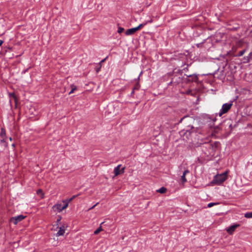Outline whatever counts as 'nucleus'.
Returning a JSON list of instances; mask_svg holds the SVG:
<instances>
[{
  "instance_id": "obj_20",
  "label": "nucleus",
  "mask_w": 252,
  "mask_h": 252,
  "mask_svg": "<svg viewBox=\"0 0 252 252\" xmlns=\"http://www.w3.org/2000/svg\"><path fill=\"white\" fill-rule=\"evenodd\" d=\"M218 204H219V203L211 202V203H209L207 205V207L208 208H211V207H213V206L216 205H218Z\"/></svg>"
},
{
  "instance_id": "obj_31",
  "label": "nucleus",
  "mask_w": 252,
  "mask_h": 252,
  "mask_svg": "<svg viewBox=\"0 0 252 252\" xmlns=\"http://www.w3.org/2000/svg\"><path fill=\"white\" fill-rule=\"evenodd\" d=\"M207 145L209 147V148H211L212 147V145L208 143L207 144Z\"/></svg>"
},
{
  "instance_id": "obj_6",
  "label": "nucleus",
  "mask_w": 252,
  "mask_h": 252,
  "mask_svg": "<svg viewBox=\"0 0 252 252\" xmlns=\"http://www.w3.org/2000/svg\"><path fill=\"white\" fill-rule=\"evenodd\" d=\"M189 171L188 169L185 170L183 174V175L181 176V180L182 181V183L184 184L186 182H187V180L186 178V175L189 173Z\"/></svg>"
},
{
  "instance_id": "obj_21",
  "label": "nucleus",
  "mask_w": 252,
  "mask_h": 252,
  "mask_svg": "<svg viewBox=\"0 0 252 252\" xmlns=\"http://www.w3.org/2000/svg\"><path fill=\"white\" fill-rule=\"evenodd\" d=\"M102 229L101 228V226L99 227L96 230H95L94 232V233L95 234H97L99 233L101 231H102Z\"/></svg>"
},
{
  "instance_id": "obj_5",
  "label": "nucleus",
  "mask_w": 252,
  "mask_h": 252,
  "mask_svg": "<svg viewBox=\"0 0 252 252\" xmlns=\"http://www.w3.org/2000/svg\"><path fill=\"white\" fill-rule=\"evenodd\" d=\"M240 226L239 224H234V225H232L230 226H229L227 229V232L230 234H231L233 233V232L234 231V230H235V229L236 228H237L238 227H239Z\"/></svg>"
},
{
  "instance_id": "obj_33",
  "label": "nucleus",
  "mask_w": 252,
  "mask_h": 252,
  "mask_svg": "<svg viewBox=\"0 0 252 252\" xmlns=\"http://www.w3.org/2000/svg\"><path fill=\"white\" fill-rule=\"evenodd\" d=\"M3 41L0 40V46L2 44Z\"/></svg>"
},
{
  "instance_id": "obj_34",
  "label": "nucleus",
  "mask_w": 252,
  "mask_h": 252,
  "mask_svg": "<svg viewBox=\"0 0 252 252\" xmlns=\"http://www.w3.org/2000/svg\"><path fill=\"white\" fill-rule=\"evenodd\" d=\"M12 146L14 148L15 147V144L14 143L12 144Z\"/></svg>"
},
{
  "instance_id": "obj_23",
  "label": "nucleus",
  "mask_w": 252,
  "mask_h": 252,
  "mask_svg": "<svg viewBox=\"0 0 252 252\" xmlns=\"http://www.w3.org/2000/svg\"><path fill=\"white\" fill-rule=\"evenodd\" d=\"M71 87H72V89H71V90L69 92V94H71L72 93H73L74 92V90H76V86H71Z\"/></svg>"
},
{
  "instance_id": "obj_16",
  "label": "nucleus",
  "mask_w": 252,
  "mask_h": 252,
  "mask_svg": "<svg viewBox=\"0 0 252 252\" xmlns=\"http://www.w3.org/2000/svg\"><path fill=\"white\" fill-rule=\"evenodd\" d=\"M246 49H244L241 51H240L237 55H235V57H241L242 56L244 53L246 52Z\"/></svg>"
},
{
  "instance_id": "obj_14",
  "label": "nucleus",
  "mask_w": 252,
  "mask_h": 252,
  "mask_svg": "<svg viewBox=\"0 0 252 252\" xmlns=\"http://www.w3.org/2000/svg\"><path fill=\"white\" fill-rule=\"evenodd\" d=\"M0 136H1V138H5V137H6L5 130L3 128H2L1 129V132H0Z\"/></svg>"
},
{
  "instance_id": "obj_10",
  "label": "nucleus",
  "mask_w": 252,
  "mask_h": 252,
  "mask_svg": "<svg viewBox=\"0 0 252 252\" xmlns=\"http://www.w3.org/2000/svg\"><path fill=\"white\" fill-rule=\"evenodd\" d=\"M187 77L190 78V79H189V80H190L191 81H195L197 79V76L195 74H185Z\"/></svg>"
},
{
  "instance_id": "obj_18",
  "label": "nucleus",
  "mask_w": 252,
  "mask_h": 252,
  "mask_svg": "<svg viewBox=\"0 0 252 252\" xmlns=\"http://www.w3.org/2000/svg\"><path fill=\"white\" fill-rule=\"evenodd\" d=\"M148 22H146L144 23H143L141 24H140L138 26L136 27V28L138 30H140L141 28H143L144 26H145L147 24Z\"/></svg>"
},
{
  "instance_id": "obj_8",
  "label": "nucleus",
  "mask_w": 252,
  "mask_h": 252,
  "mask_svg": "<svg viewBox=\"0 0 252 252\" xmlns=\"http://www.w3.org/2000/svg\"><path fill=\"white\" fill-rule=\"evenodd\" d=\"M228 126L229 127V128H230V130H232V122L230 120H225L224 121L223 124H222V126Z\"/></svg>"
},
{
  "instance_id": "obj_13",
  "label": "nucleus",
  "mask_w": 252,
  "mask_h": 252,
  "mask_svg": "<svg viewBox=\"0 0 252 252\" xmlns=\"http://www.w3.org/2000/svg\"><path fill=\"white\" fill-rule=\"evenodd\" d=\"M64 229L62 228V227H60L59 230L57 233V236H59L61 235H63L64 233Z\"/></svg>"
},
{
  "instance_id": "obj_15",
  "label": "nucleus",
  "mask_w": 252,
  "mask_h": 252,
  "mask_svg": "<svg viewBox=\"0 0 252 252\" xmlns=\"http://www.w3.org/2000/svg\"><path fill=\"white\" fill-rule=\"evenodd\" d=\"M166 189L164 187H161L159 189L157 190V191L160 193H164L166 192Z\"/></svg>"
},
{
  "instance_id": "obj_3",
  "label": "nucleus",
  "mask_w": 252,
  "mask_h": 252,
  "mask_svg": "<svg viewBox=\"0 0 252 252\" xmlns=\"http://www.w3.org/2000/svg\"><path fill=\"white\" fill-rule=\"evenodd\" d=\"M25 216L22 215H20L17 216L12 217L10 219V221L14 224H17L19 222L22 221L25 218Z\"/></svg>"
},
{
  "instance_id": "obj_25",
  "label": "nucleus",
  "mask_w": 252,
  "mask_h": 252,
  "mask_svg": "<svg viewBox=\"0 0 252 252\" xmlns=\"http://www.w3.org/2000/svg\"><path fill=\"white\" fill-rule=\"evenodd\" d=\"M205 40H204V41L202 43H197L196 44V46L198 47V48H200L202 46L203 43H204Z\"/></svg>"
},
{
  "instance_id": "obj_2",
  "label": "nucleus",
  "mask_w": 252,
  "mask_h": 252,
  "mask_svg": "<svg viewBox=\"0 0 252 252\" xmlns=\"http://www.w3.org/2000/svg\"><path fill=\"white\" fill-rule=\"evenodd\" d=\"M232 105V101L223 104L219 113L218 114H216V116L218 115L220 117H221L223 114L226 113L230 109Z\"/></svg>"
},
{
  "instance_id": "obj_32",
  "label": "nucleus",
  "mask_w": 252,
  "mask_h": 252,
  "mask_svg": "<svg viewBox=\"0 0 252 252\" xmlns=\"http://www.w3.org/2000/svg\"><path fill=\"white\" fill-rule=\"evenodd\" d=\"M134 89H133V90L132 91V92L131 93V95L133 94H134Z\"/></svg>"
},
{
  "instance_id": "obj_4",
  "label": "nucleus",
  "mask_w": 252,
  "mask_h": 252,
  "mask_svg": "<svg viewBox=\"0 0 252 252\" xmlns=\"http://www.w3.org/2000/svg\"><path fill=\"white\" fill-rule=\"evenodd\" d=\"M121 166V164H119L114 168V173L115 176H118L122 173H123L124 172V170L125 169V167H123L122 168L121 170H120Z\"/></svg>"
},
{
  "instance_id": "obj_38",
  "label": "nucleus",
  "mask_w": 252,
  "mask_h": 252,
  "mask_svg": "<svg viewBox=\"0 0 252 252\" xmlns=\"http://www.w3.org/2000/svg\"><path fill=\"white\" fill-rule=\"evenodd\" d=\"M9 140H10V141H12V138H11V137H10V138H9Z\"/></svg>"
},
{
  "instance_id": "obj_36",
  "label": "nucleus",
  "mask_w": 252,
  "mask_h": 252,
  "mask_svg": "<svg viewBox=\"0 0 252 252\" xmlns=\"http://www.w3.org/2000/svg\"><path fill=\"white\" fill-rule=\"evenodd\" d=\"M172 80H173V79ZM173 82V80H172V81L170 82L169 85H171V84H172Z\"/></svg>"
},
{
  "instance_id": "obj_29",
  "label": "nucleus",
  "mask_w": 252,
  "mask_h": 252,
  "mask_svg": "<svg viewBox=\"0 0 252 252\" xmlns=\"http://www.w3.org/2000/svg\"><path fill=\"white\" fill-rule=\"evenodd\" d=\"M98 203H96L95 205H94L93 206H92L91 208H90V210L93 209L95 206H96Z\"/></svg>"
},
{
  "instance_id": "obj_9",
  "label": "nucleus",
  "mask_w": 252,
  "mask_h": 252,
  "mask_svg": "<svg viewBox=\"0 0 252 252\" xmlns=\"http://www.w3.org/2000/svg\"><path fill=\"white\" fill-rule=\"evenodd\" d=\"M252 58V52H251L248 56L244 57L243 58V63H249L251 59Z\"/></svg>"
},
{
  "instance_id": "obj_30",
  "label": "nucleus",
  "mask_w": 252,
  "mask_h": 252,
  "mask_svg": "<svg viewBox=\"0 0 252 252\" xmlns=\"http://www.w3.org/2000/svg\"><path fill=\"white\" fill-rule=\"evenodd\" d=\"M187 117V116H185V117H184L183 118H182L180 120V123H181V122H182V121H183V120L184 118H185L186 117Z\"/></svg>"
},
{
  "instance_id": "obj_1",
  "label": "nucleus",
  "mask_w": 252,
  "mask_h": 252,
  "mask_svg": "<svg viewBox=\"0 0 252 252\" xmlns=\"http://www.w3.org/2000/svg\"><path fill=\"white\" fill-rule=\"evenodd\" d=\"M227 179V172H224L220 174L216 175L214 176L212 183L218 185H220L224 182Z\"/></svg>"
},
{
  "instance_id": "obj_17",
  "label": "nucleus",
  "mask_w": 252,
  "mask_h": 252,
  "mask_svg": "<svg viewBox=\"0 0 252 252\" xmlns=\"http://www.w3.org/2000/svg\"><path fill=\"white\" fill-rule=\"evenodd\" d=\"M244 216L246 218H252V212H247L245 214Z\"/></svg>"
},
{
  "instance_id": "obj_40",
  "label": "nucleus",
  "mask_w": 252,
  "mask_h": 252,
  "mask_svg": "<svg viewBox=\"0 0 252 252\" xmlns=\"http://www.w3.org/2000/svg\"><path fill=\"white\" fill-rule=\"evenodd\" d=\"M40 191H41V190H40V189H39V190H38V192H40Z\"/></svg>"
},
{
  "instance_id": "obj_35",
  "label": "nucleus",
  "mask_w": 252,
  "mask_h": 252,
  "mask_svg": "<svg viewBox=\"0 0 252 252\" xmlns=\"http://www.w3.org/2000/svg\"><path fill=\"white\" fill-rule=\"evenodd\" d=\"M60 220H61V218H60L59 219H58L57 220V222H59V221H60Z\"/></svg>"
},
{
  "instance_id": "obj_27",
  "label": "nucleus",
  "mask_w": 252,
  "mask_h": 252,
  "mask_svg": "<svg viewBox=\"0 0 252 252\" xmlns=\"http://www.w3.org/2000/svg\"><path fill=\"white\" fill-rule=\"evenodd\" d=\"M68 206V203L67 202L65 205L63 206V207H62V209H65Z\"/></svg>"
},
{
  "instance_id": "obj_26",
  "label": "nucleus",
  "mask_w": 252,
  "mask_h": 252,
  "mask_svg": "<svg viewBox=\"0 0 252 252\" xmlns=\"http://www.w3.org/2000/svg\"><path fill=\"white\" fill-rule=\"evenodd\" d=\"M106 59H107V57H106V58H105V59H104L102 60L99 62V63H98V64H99V65H101V63H103V62H104Z\"/></svg>"
},
{
  "instance_id": "obj_28",
  "label": "nucleus",
  "mask_w": 252,
  "mask_h": 252,
  "mask_svg": "<svg viewBox=\"0 0 252 252\" xmlns=\"http://www.w3.org/2000/svg\"><path fill=\"white\" fill-rule=\"evenodd\" d=\"M76 197L75 195H73L71 198H70L69 200H68V202H70L71 201L72 199H73L74 198H75Z\"/></svg>"
},
{
  "instance_id": "obj_39",
  "label": "nucleus",
  "mask_w": 252,
  "mask_h": 252,
  "mask_svg": "<svg viewBox=\"0 0 252 252\" xmlns=\"http://www.w3.org/2000/svg\"><path fill=\"white\" fill-rule=\"evenodd\" d=\"M40 191H41V190H40V189H39V190H38V192H40Z\"/></svg>"
},
{
  "instance_id": "obj_24",
  "label": "nucleus",
  "mask_w": 252,
  "mask_h": 252,
  "mask_svg": "<svg viewBox=\"0 0 252 252\" xmlns=\"http://www.w3.org/2000/svg\"><path fill=\"white\" fill-rule=\"evenodd\" d=\"M124 31V29L123 28L119 27V28L118 29V32L119 33H121L122 32H123Z\"/></svg>"
},
{
  "instance_id": "obj_11",
  "label": "nucleus",
  "mask_w": 252,
  "mask_h": 252,
  "mask_svg": "<svg viewBox=\"0 0 252 252\" xmlns=\"http://www.w3.org/2000/svg\"><path fill=\"white\" fill-rule=\"evenodd\" d=\"M0 145L1 147L5 148L8 146V144L6 142L5 138H2L0 140Z\"/></svg>"
},
{
  "instance_id": "obj_12",
  "label": "nucleus",
  "mask_w": 252,
  "mask_h": 252,
  "mask_svg": "<svg viewBox=\"0 0 252 252\" xmlns=\"http://www.w3.org/2000/svg\"><path fill=\"white\" fill-rule=\"evenodd\" d=\"M53 207L59 212H61L63 210V209L62 208L63 206L61 204H56Z\"/></svg>"
},
{
  "instance_id": "obj_37",
  "label": "nucleus",
  "mask_w": 252,
  "mask_h": 252,
  "mask_svg": "<svg viewBox=\"0 0 252 252\" xmlns=\"http://www.w3.org/2000/svg\"><path fill=\"white\" fill-rule=\"evenodd\" d=\"M12 95H13V97H14V98L15 99V94H13Z\"/></svg>"
},
{
  "instance_id": "obj_22",
  "label": "nucleus",
  "mask_w": 252,
  "mask_h": 252,
  "mask_svg": "<svg viewBox=\"0 0 252 252\" xmlns=\"http://www.w3.org/2000/svg\"><path fill=\"white\" fill-rule=\"evenodd\" d=\"M220 130V128L219 126H217L214 128V132L216 133H218Z\"/></svg>"
},
{
  "instance_id": "obj_7",
  "label": "nucleus",
  "mask_w": 252,
  "mask_h": 252,
  "mask_svg": "<svg viewBox=\"0 0 252 252\" xmlns=\"http://www.w3.org/2000/svg\"><path fill=\"white\" fill-rule=\"evenodd\" d=\"M137 31H138L137 29L136 28V27H135V28L128 29L126 31L125 33L126 35H129L133 34L135 32H136Z\"/></svg>"
},
{
  "instance_id": "obj_19",
  "label": "nucleus",
  "mask_w": 252,
  "mask_h": 252,
  "mask_svg": "<svg viewBox=\"0 0 252 252\" xmlns=\"http://www.w3.org/2000/svg\"><path fill=\"white\" fill-rule=\"evenodd\" d=\"M101 68V65H99L98 64H97L96 67H95V68L96 72L97 73H98L100 71Z\"/></svg>"
}]
</instances>
